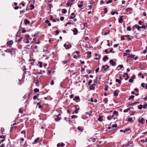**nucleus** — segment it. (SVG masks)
I'll list each match as a JSON object with an SVG mask.
<instances>
[{
	"instance_id": "nucleus-31",
	"label": "nucleus",
	"mask_w": 147,
	"mask_h": 147,
	"mask_svg": "<svg viewBox=\"0 0 147 147\" xmlns=\"http://www.w3.org/2000/svg\"><path fill=\"white\" fill-rule=\"evenodd\" d=\"M134 98V96L133 95H131L128 98V100H131L133 99Z\"/></svg>"
},
{
	"instance_id": "nucleus-59",
	"label": "nucleus",
	"mask_w": 147,
	"mask_h": 147,
	"mask_svg": "<svg viewBox=\"0 0 147 147\" xmlns=\"http://www.w3.org/2000/svg\"><path fill=\"white\" fill-rule=\"evenodd\" d=\"M99 67L97 68L95 70V72H96V73H97L98 72V71L99 70Z\"/></svg>"
},
{
	"instance_id": "nucleus-34",
	"label": "nucleus",
	"mask_w": 147,
	"mask_h": 147,
	"mask_svg": "<svg viewBox=\"0 0 147 147\" xmlns=\"http://www.w3.org/2000/svg\"><path fill=\"white\" fill-rule=\"evenodd\" d=\"M78 117V116L75 115H73L71 116V118L72 119L76 118Z\"/></svg>"
},
{
	"instance_id": "nucleus-43",
	"label": "nucleus",
	"mask_w": 147,
	"mask_h": 147,
	"mask_svg": "<svg viewBox=\"0 0 147 147\" xmlns=\"http://www.w3.org/2000/svg\"><path fill=\"white\" fill-rule=\"evenodd\" d=\"M64 119H65V120H66V121H70V119L69 118H67L66 117H65L64 118Z\"/></svg>"
},
{
	"instance_id": "nucleus-50",
	"label": "nucleus",
	"mask_w": 147,
	"mask_h": 147,
	"mask_svg": "<svg viewBox=\"0 0 147 147\" xmlns=\"http://www.w3.org/2000/svg\"><path fill=\"white\" fill-rule=\"evenodd\" d=\"M129 82L130 83H132L133 82V80L131 78L129 80Z\"/></svg>"
},
{
	"instance_id": "nucleus-18",
	"label": "nucleus",
	"mask_w": 147,
	"mask_h": 147,
	"mask_svg": "<svg viewBox=\"0 0 147 147\" xmlns=\"http://www.w3.org/2000/svg\"><path fill=\"white\" fill-rule=\"evenodd\" d=\"M103 102H104L105 104H107V102L108 101V100L107 98H105L103 100Z\"/></svg>"
},
{
	"instance_id": "nucleus-39",
	"label": "nucleus",
	"mask_w": 147,
	"mask_h": 147,
	"mask_svg": "<svg viewBox=\"0 0 147 147\" xmlns=\"http://www.w3.org/2000/svg\"><path fill=\"white\" fill-rule=\"evenodd\" d=\"M39 94H38L36 95H35L33 97V99L34 100H35L36 99L37 97V96H38Z\"/></svg>"
},
{
	"instance_id": "nucleus-47",
	"label": "nucleus",
	"mask_w": 147,
	"mask_h": 147,
	"mask_svg": "<svg viewBox=\"0 0 147 147\" xmlns=\"http://www.w3.org/2000/svg\"><path fill=\"white\" fill-rule=\"evenodd\" d=\"M124 37H125V35L124 36L122 35L121 36V40H124L125 39L124 38Z\"/></svg>"
},
{
	"instance_id": "nucleus-46",
	"label": "nucleus",
	"mask_w": 147,
	"mask_h": 147,
	"mask_svg": "<svg viewBox=\"0 0 147 147\" xmlns=\"http://www.w3.org/2000/svg\"><path fill=\"white\" fill-rule=\"evenodd\" d=\"M127 30L128 31H130L131 30V28L129 26H128L127 27Z\"/></svg>"
},
{
	"instance_id": "nucleus-52",
	"label": "nucleus",
	"mask_w": 147,
	"mask_h": 147,
	"mask_svg": "<svg viewBox=\"0 0 147 147\" xmlns=\"http://www.w3.org/2000/svg\"><path fill=\"white\" fill-rule=\"evenodd\" d=\"M59 31L58 30H56V31H55V35H57L59 34Z\"/></svg>"
},
{
	"instance_id": "nucleus-29",
	"label": "nucleus",
	"mask_w": 147,
	"mask_h": 147,
	"mask_svg": "<svg viewBox=\"0 0 147 147\" xmlns=\"http://www.w3.org/2000/svg\"><path fill=\"white\" fill-rule=\"evenodd\" d=\"M138 75L140 77L141 76V77L142 79L144 78V76L143 75V74L142 73H139L138 74Z\"/></svg>"
},
{
	"instance_id": "nucleus-63",
	"label": "nucleus",
	"mask_w": 147,
	"mask_h": 147,
	"mask_svg": "<svg viewBox=\"0 0 147 147\" xmlns=\"http://www.w3.org/2000/svg\"><path fill=\"white\" fill-rule=\"evenodd\" d=\"M112 127H116L117 126V125L116 124H113L112 126Z\"/></svg>"
},
{
	"instance_id": "nucleus-41",
	"label": "nucleus",
	"mask_w": 147,
	"mask_h": 147,
	"mask_svg": "<svg viewBox=\"0 0 147 147\" xmlns=\"http://www.w3.org/2000/svg\"><path fill=\"white\" fill-rule=\"evenodd\" d=\"M87 54L88 55H90V57H91V52H90V51H87Z\"/></svg>"
},
{
	"instance_id": "nucleus-14",
	"label": "nucleus",
	"mask_w": 147,
	"mask_h": 147,
	"mask_svg": "<svg viewBox=\"0 0 147 147\" xmlns=\"http://www.w3.org/2000/svg\"><path fill=\"white\" fill-rule=\"evenodd\" d=\"M39 140V138H37L34 140V142L32 143V144H36L37 143L38 141Z\"/></svg>"
},
{
	"instance_id": "nucleus-4",
	"label": "nucleus",
	"mask_w": 147,
	"mask_h": 147,
	"mask_svg": "<svg viewBox=\"0 0 147 147\" xmlns=\"http://www.w3.org/2000/svg\"><path fill=\"white\" fill-rule=\"evenodd\" d=\"M73 32L74 35H76L78 34V31L76 28H74L73 30Z\"/></svg>"
},
{
	"instance_id": "nucleus-23",
	"label": "nucleus",
	"mask_w": 147,
	"mask_h": 147,
	"mask_svg": "<svg viewBox=\"0 0 147 147\" xmlns=\"http://www.w3.org/2000/svg\"><path fill=\"white\" fill-rule=\"evenodd\" d=\"M67 12V10L66 9H62V13H63L65 14Z\"/></svg>"
},
{
	"instance_id": "nucleus-11",
	"label": "nucleus",
	"mask_w": 147,
	"mask_h": 147,
	"mask_svg": "<svg viewBox=\"0 0 147 147\" xmlns=\"http://www.w3.org/2000/svg\"><path fill=\"white\" fill-rule=\"evenodd\" d=\"M24 24L26 25L30 23V21L27 19H26L24 21Z\"/></svg>"
},
{
	"instance_id": "nucleus-37",
	"label": "nucleus",
	"mask_w": 147,
	"mask_h": 147,
	"mask_svg": "<svg viewBox=\"0 0 147 147\" xmlns=\"http://www.w3.org/2000/svg\"><path fill=\"white\" fill-rule=\"evenodd\" d=\"M26 30H25V28H23L22 29V33H25L26 32Z\"/></svg>"
},
{
	"instance_id": "nucleus-48",
	"label": "nucleus",
	"mask_w": 147,
	"mask_h": 147,
	"mask_svg": "<svg viewBox=\"0 0 147 147\" xmlns=\"http://www.w3.org/2000/svg\"><path fill=\"white\" fill-rule=\"evenodd\" d=\"M107 119L108 120H110L112 119L111 118V116H109L107 117Z\"/></svg>"
},
{
	"instance_id": "nucleus-42",
	"label": "nucleus",
	"mask_w": 147,
	"mask_h": 147,
	"mask_svg": "<svg viewBox=\"0 0 147 147\" xmlns=\"http://www.w3.org/2000/svg\"><path fill=\"white\" fill-rule=\"evenodd\" d=\"M92 80H90L89 81L88 83V85L90 86V84H91L92 83Z\"/></svg>"
},
{
	"instance_id": "nucleus-9",
	"label": "nucleus",
	"mask_w": 147,
	"mask_h": 147,
	"mask_svg": "<svg viewBox=\"0 0 147 147\" xmlns=\"http://www.w3.org/2000/svg\"><path fill=\"white\" fill-rule=\"evenodd\" d=\"M144 118H142L141 119H139L138 120V121L139 123H140L142 124H143L144 123Z\"/></svg>"
},
{
	"instance_id": "nucleus-30",
	"label": "nucleus",
	"mask_w": 147,
	"mask_h": 147,
	"mask_svg": "<svg viewBox=\"0 0 147 147\" xmlns=\"http://www.w3.org/2000/svg\"><path fill=\"white\" fill-rule=\"evenodd\" d=\"M115 81L116 82L118 83L119 84H121V83L120 80H119L118 79H116L115 80Z\"/></svg>"
},
{
	"instance_id": "nucleus-17",
	"label": "nucleus",
	"mask_w": 147,
	"mask_h": 147,
	"mask_svg": "<svg viewBox=\"0 0 147 147\" xmlns=\"http://www.w3.org/2000/svg\"><path fill=\"white\" fill-rule=\"evenodd\" d=\"M102 116H100L99 117V118H98V119L99 121L101 122L102 121Z\"/></svg>"
},
{
	"instance_id": "nucleus-27",
	"label": "nucleus",
	"mask_w": 147,
	"mask_h": 147,
	"mask_svg": "<svg viewBox=\"0 0 147 147\" xmlns=\"http://www.w3.org/2000/svg\"><path fill=\"white\" fill-rule=\"evenodd\" d=\"M34 82L35 84L37 85L39 83V81L37 78L36 80H35Z\"/></svg>"
},
{
	"instance_id": "nucleus-56",
	"label": "nucleus",
	"mask_w": 147,
	"mask_h": 147,
	"mask_svg": "<svg viewBox=\"0 0 147 147\" xmlns=\"http://www.w3.org/2000/svg\"><path fill=\"white\" fill-rule=\"evenodd\" d=\"M71 20H70L69 22H67V24H72L73 25L74 24V23H73L71 22Z\"/></svg>"
},
{
	"instance_id": "nucleus-20",
	"label": "nucleus",
	"mask_w": 147,
	"mask_h": 147,
	"mask_svg": "<svg viewBox=\"0 0 147 147\" xmlns=\"http://www.w3.org/2000/svg\"><path fill=\"white\" fill-rule=\"evenodd\" d=\"M147 108V103L145 102L143 106V108L144 109H146Z\"/></svg>"
},
{
	"instance_id": "nucleus-6",
	"label": "nucleus",
	"mask_w": 147,
	"mask_h": 147,
	"mask_svg": "<svg viewBox=\"0 0 147 147\" xmlns=\"http://www.w3.org/2000/svg\"><path fill=\"white\" fill-rule=\"evenodd\" d=\"M71 16H70L69 18L70 19H73L74 17H75L76 15H75V14L74 13H72L71 14Z\"/></svg>"
},
{
	"instance_id": "nucleus-53",
	"label": "nucleus",
	"mask_w": 147,
	"mask_h": 147,
	"mask_svg": "<svg viewBox=\"0 0 147 147\" xmlns=\"http://www.w3.org/2000/svg\"><path fill=\"white\" fill-rule=\"evenodd\" d=\"M83 6V4H80L78 5V7L79 8H81Z\"/></svg>"
},
{
	"instance_id": "nucleus-5",
	"label": "nucleus",
	"mask_w": 147,
	"mask_h": 147,
	"mask_svg": "<svg viewBox=\"0 0 147 147\" xmlns=\"http://www.w3.org/2000/svg\"><path fill=\"white\" fill-rule=\"evenodd\" d=\"M109 63L111 64L112 66H115L116 65V63L112 59H111Z\"/></svg>"
},
{
	"instance_id": "nucleus-13",
	"label": "nucleus",
	"mask_w": 147,
	"mask_h": 147,
	"mask_svg": "<svg viewBox=\"0 0 147 147\" xmlns=\"http://www.w3.org/2000/svg\"><path fill=\"white\" fill-rule=\"evenodd\" d=\"M13 41L12 40H11L7 42V44L8 45H12L13 44Z\"/></svg>"
},
{
	"instance_id": "nucleus-3",
	"label": "nucleus",
	"mask_w": 147,
	"mask_h": 147,
	"mask_svg": "<svg viewBox=\"0 0 147 147\" xmlns=\"http://www.w3.org/2000/svg\"><path fill=\"white\" fill-rule=\"evenodd\" d=\"M73 100L76 102H78L80 101V99L79 96H76L74 98Z\"/></svg>"
},
{
	"instance_id": "nucleus-32",
	"label": "nucleus",
	"mask_w": 147,
	"mask_h": 147,
	"mask_svg": "<svg viewBox=\"0 0 147 147\" xmlns=\"http://www.w3.org/2000/svg\"><path fill=\"white\" fill-rule=\"evenodd\" d=\"M79 109H80V108H79V107H78V108H77L76 109H75V113L76 114L78 113V111Z\"/></svg>"
},
{
	"instance_id": "nucleus-25",
	"label": "nucleus",
	"mask_w": 147,
	"mask_h": 147,
	"mask_svg": "<svg viewBox=\"0 0 147 147\" xmlns=\"http://www.w3.org/2000/svg\"><path fill=\"white\" fill-rule=\"evenodd\" d=\"M118 113L117 111H114L113 112V115H115L116 116H118Z\"/></svg>"
},
{
	"instance_id": "nucleus-7",
	"label": "nucleus",
	"mask_w": 147,
	"mask_h": 147,
	"mask_svg": "<svg viewBox=\"0 0 147 147\" xmlns=\"http://www.w3.org/2000/svg\"><path fill=\"white\" fill-rule=\"evenodd\" d=\"M123 17V16H120V18L119 19L118 21L120 23H122L123 21V19H122V18Z\"/></svg>"
},
{
	"instance_id": "nucleus-62",
	"label": "nucleus",
	"mask_w": 147,
	"mask_h": 147,
	"mask_svg": "<svg viewBox=\"0 0 147 147\" xmlns=\"http://www.w3.org/2000/svg\"><path fill=\"white\" fill-rule=\"evenodd\" d=\"M61 21H63L64 20V17H61L60 18Z\"/></svg>"
},
{
	"instance_id": "nucleus-57",
	"label": "nucleus",
	"mask_w": 147,
	"mask_h": 147,
	"mask_svg": "<svg viewBox=\"0 0 147 147\" xmlns=\"http://www.w3.org/2000/svg\"><path fill=\"white\" fill-rule=\"evenodd\" d=\"M119 45V44H115L113 46L115 48V47H117Z\"/></svg>"
},
{
	"instance_id": "nucleus-44",
	"label": "nucleus",
	"mask_w": 147,
	"mask_h": 147,
	"mask_svg": "<svg viewBox=\"0 0 147 147\" xmlns=\"http://www.w3.org/2000/svg\"><path fill=\"white\" fill-rule=\"evenodd\" d=\"M128 122H130L132 121V118H128Z\"/></svg>"
},
{
	"instance_id": "nucleus-35",
	"label": "nucleus",
	"mask_w": 147,
	"mask_h": 147,
	"mask_svg": "<svg viewBox=\"0 0 147 147\" xmlns=\"http://www.w3.org/2000/svg\"><path fill=\"white\" fill-rule=\"evenodd\" d=\"M26 37L27 38V39L29 40L31 39V38L30 37V36L29 35H26Z\"/></svg>"
},
{
	"instance_id": "nucleus-33",
	"label": "nucleus",
	"mask_w": 147,
	"mask_h": 147,
	"mask_svg": "<svg viewBox=\"0 0 147 147\" xmlns=\"http://www.w3.org/2000/svg\"><path fill=\"white\" fill-rule=\"evenodd\" d=\"M34 91L35 92H38L39 91V90L38 88H36L34 89Z\"/></svg>"
},
{
	"instance_id": "nucleus-12",
	"label": "nucleus",
	"mask_w": 147,
	"mask_h": 147,
	"mask_svg": "<svg viewBox=\"0 0 147 147\" xmlns=\"http://www.w3.org/2000/svg\"><path fill=\"white\" fill-rule=\"evenodd\" d=\"M132 10V9L131 8H127L125 9V11L127 12H130Z\"/></svg>"
},
{
	"instance_id": "nucleus-22",
	"label": "nucleus",
	"mask_w": 147,
	"mask_h": 147,
	"mask_svg": "<svg viewBox=\"0 0 147 147\" xmlns=\"http://www.w3.org/2000/svg\"><path fill=\"white\" fill-rule=\"evenodd\" d=\"M78 129L80 131H82L84 130V129L82 127H78Z\"/></svg>"
},
{
	"instance_id": "nucleus-45",
	"label": "nucleus",
	"mask_w": 147,
	"mask_h": 147,
	"mask_svg": "<svg viewBox=\"0 0 147 147\" xmlns=\"http://www.w3.org/2000/svg\"><path fill=\"white\" fill-rule=\"evenodd\" d=\"M38 64L39 65V66H40V67H42V62H41L40 61H39V62H38Z\"/></svg>"
},
{
	"instance_id": "nucleus-21",
	"label": "nucleus",
	"mask_w": 147,
	"mask_h": 147,
	"mask_svg": "<svg viewBox=\"0 0 147 147\" xmlns=\"http://www.w3.org/2000/svg\"><path fill=\"white\" fill-rule=\"evenodd\" d=\"M138 108L139 109L141 110L143 108V105H140L138 106Z\"/></svg>"
},
{
	"instance_id": "nucleus-64",
	"label": "nucleus",
	"mask_w": 147,
	"mask_h": 147,
	"mask_svg": "<svg viewBox=\"0 0 147 147\" xmlns=\"http://www.w3.org/2000/svg\"><path fill=\"white\" fill-rule=\"evenodd\" d=\"M60 146H61V147H63L64 146V143L63 142H61L60 144Z\"/></svg>"
},
{
	"instance_id": "nucleus-40",
	"label": "nucleus",
	"mask_w": 147,
	"mask_h": 147,
	"mask_svg": "<svg viewBox=\"0 0 147 147\" xmlns=\"http://www.w3.org/2000/svg\"><path fill=\"white\" fill-rule=\"evenodd\" d=\"M104 13H107V8L105 7L104 9Z\"/></svg>"
},
{
	"instance_id": "nucleus-26",
	"label": "nucleus",
	"mask_w": 147,
	"mask_h": 147,
	"mask_svg": "<svg viewBox=\"0 0 147 147\" xmlns=\"http://www.w3.org/2000/svg\"><path fill=\"white\" fill-rule=\"evenodd\" d=\"M135 55H129L128 56V58H129L131 59L134 58Z\"/></svg>"
},
{
	"instance_id": "nucleus-28",
	"label": "nucleus",
	"mask_w": 147,
	"mask_h": 147,
	"mask_svg": "<svg viewBox=\"0 0 147 147\" xmlns=\"http://www.w3.org/2000/svg\"><path fill=\"white\" fill-rule=\"evenodd\" d=\"M34 49V51L36 52H37L38 51V48H37V46L36 45L35 46Z\"/></svg>"
},
{
	"instance_id": "nucleus-2",
	"label": "nucleus",
	"mask_w": 147,
	"mask_h": 147,
	"mask_svg": "<svg viewBox=\"0 0 147 147\" xmlns=\"http://www.w3.org/2000/svg\"><path fill=\"white\" fill-rule=\"evenodd\" d=\"M64 47L66 49H68L71 48L72 45L71 44H68V45L65 44L63 45Z\"/></svg>"
},
{
	"instance_id": "nucleus-54",
	"label": "nucleus",
	"mask_w": 147,
	"mask_h": 147,
	"mask_svg": "<svg viewBox=\"0 0 147 147\" xmlns=\"http://www.w3.org/2000/svg\"><path fill=\"white\" fill-rule=\"evenodd\" d=\"M143 22L141 21H139L138 22V24L140 25H142V24Z\"/></svg>"
},
{
	"instance_id": "nucleus-1",
	"label": "nucleus",
	"mask_w": 147,
	"mask_h": 147,
	"mask_svg": "<svg viewBox=\"0 0 147 147\" xmlns=\"http://www.w3.org/2000/svg\"><path fill=\"white\" fill-rule=\"evenodd\" d=\"M109 66L107 65H103L102 67V71L103 73L106 71L109 68Z\"/></svg>"
},
{
	"instance_id": "nucleus-16",
	"label": "nucleus",
	"mask_w": 147,
	"mask_h": 147,
	"mask_svg": "<svg viewBox=\"0 0 147 147\" xmlns=\"http://www.w3.org/2000/svg\"><path fill=\"white\" fill-rule=\"evenodd\" d=\"M61 118L59 117H58V116H56V117L55 118V120L56 121H59L60 120Z\"/></svg>"
},
{
	"instance_id": "nucleus-58",
	"label": "nucleus",
	"mask_w": 147,
	"mask_h": 147,
	"mask_svg": "<svg viewBox=\"0 0 147 147\" xmlns=\"http://www.w3.org/2000/svg\"><path fill=\"white\" fill-rule=\"evenodd\" d=\"M30 7H32V8L30 9L31 10H32L34 7V5H30Z\"/></svg>"
},
{
	"instance_id": "nucleus-55",
	"label": "nucleus",
	"mask_w": 147,
	"mask_h": 147,
	"mask_svg": "<svg viewBox=\"0 0 147 147\" xmlns=\"http://www.w3.org/2000/svg\"><path fill=\"white\" fill-rule=\"evenodd\" d=\"M141 28L145 29L146 28V26L145 25H143L142 26H141Z\"/></svg>"
},
{
	"instance_id": "nucleus-8",
	"label": "nucleus",
	"mask_w": 147,
	"mask_h": 147,
	"mask_svg": "<svg viewBox=\"0 0 147 147\" xmlns=\"http://www.w3.org/2000/svg\"><path fill=\"white\" fill-rule=\"evenodd\" d=\"M96 84H92L91 86L90 87V90H94L95 88V86Z\"/></svg>"
},
{
	"instance_id": "nucleus-60",
	"label": "nucleus",
	"mask_w": 147,
	"mask_h": 147,
	"mask_svg": "<svg viewBox=\"0 0 147 147\" xmlns=\"http://www.w3.org/2000/svg\"><path fill=\"white\" fill-rule=\"evenodd\" d=\"M62 62L64 64H65L67 63V61H62Z\"/></svg>"
},
{
	"instance_id": "nucleus-15",
	"label": "nucleus",
	"mask_w": 147,
	"mask_h": 147,
	"mask_svg": "<svg viewBox=\"0 0 147 147\" xmlns=\"http://www.w3.org/2000/svg\"><path fill=\"white\" fill-rule=\"evenodd\" d=\"M108 59H109V58L107 56H105L103 57V58L102 59V60L104 61H105L106 60H108Z\"/></svg>"
},
{
	"instance_id": "nucleus-36",
	"label": "nucleus",
	"mask_w": 147,
	"mask_h": 147,
	"mask_svg": "<svg viewBox=\"0 0 147 147\" xmlns=\"http://www.w3.org/2000/svg\"><path fill=\"white\" fill-rule=\"evenodd\" d=\"M5 52H7V53H10L11 54L12 53V51L11 50H7L5 51Z\"/></svg>"
},
{
	"instance_id": "nucleus-49",
	"label": "nucleus",
	"mask_w": 147,
	"mask_h": 147,
	"mask_svg": "<svg viewBox=\"0 0 147 147\" xmlns=\"http://www.w3.org/2000/svg\"><path fill=\"white\" fill-rule=\"evenodd\" d=\"M54 82L53 80H52L50 84L51 85H54Z\"/></svg>"
},
{
	"instance_id": "nucleus-24",
	"label": "nucleus",
	"mask_w": 147,
	"mask_h": 147,
	"mask_svg": "<svg viewBox=\"0 0 147 147\" xmlns=\"http://www.w3.org/2000/svg\"><path fill=\"white\" fill-rule=\"evenodd\" d=\"M37 105H38V108L39 109L41 108L42 107V106L41 105V104L40 102H38L37 104Z\"/></svg>"
},
{
	"instance_id": "nucleus-19",
	"label": "nucleus",
	"mask_w": 147,
	"mask_h": 147,
	"mask_svg": "<svg viewBox=\"0 0 147 147\" xmlns=\"http://www.w3.org/2000/svg\"><path fill=\"white\" fill-rule=\"evenodd\" d=\"M117 90H115L114 92V95L116 96H118V93L117 92Z\"/></svg>"
},
{
	"instance_id": "nucleus-51",
	"label": "nucleus",
	"mask_w": 147,
	"mask_h": 147,
	"mask_svg": "<svg viewBox=\"0 0 147 147\" xmlns=\"http://www.w3.org/2000/svg\"><path fill=\"white\" fill-rule=\"evenodd\" d=\"M112 2V0H109L107 2V3L108 4L111 3Z\"/></svg>"
},
{
	"instance_id": "nucleus-38",
	"label": "nucleus",
	"mask_w": 147,
	"mask_h": 147,
	"mask_svg": "<svg viewBox=\"0 0 147 147\" xmlns=\"http://www.w3.org/2000/svg\"><path fill=\"white\" fill-rule=\"evenodd\" d=\"M108 85H106L105 86V90L106 91H107L108 90Z\"/></svg>"
},
{
	"instance_id": "nucleus-61",
	"label": "nucleus",
	"mask_w": 147,
	"mask_h": 147,
	"mask_svg": "<svg viewBox=\"0 0 147 147\" xmlns=\"http://www.w3.org/2000/svg\"><path fill=\"white\" fill-rule=\"evenodd\" d=\"M120 67V69H121L123 67V65H119L118 66V67Z\"/></svg>"
},
{
	"instance_id": "nucleus-10",
	"label": "nucleus",
	"mask_w": 147,
	"mask_h": 147,
	"mask_svg": "<svg viewBox=\"0 0 147 147\" xmlns=\"http://www.w3.org/2000/svg\"><path fill=\"white\" fill-rule=\"evenodd\" d=\"M135 27H136V28L139 31H140L141 30H140V29L141 28V26H139L137 25V24H135Z\"/></svg>"
}]
</instances>
